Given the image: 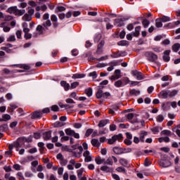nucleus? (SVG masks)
<instances>
[{"mask_svg":"<svg viewBox=\"0 0 180 180\" xmlns=\"http://www.w3.org/2000/svg\"><path fill=\"white\" fill-rule=\"evenodd\" d=\"M178 95V91L173 90L172 91L164 90L160 93V96H161L162 99H167V98H172Z\"/></svg>","mask_w":180,"mask_h":180,"instance_id":"obj_1","label":"nucleus"},{"mask_svg":"<svg viewBox=\"0 0 180 180\" xmlns=\"http://www.w3.org/2000/svg\"><path fill=\"white\" fill-rule=\"evenodd\" d=\"M7 12H8V13H13L16 16H22V15L26 13V10H19L18 9V6H11L8 8Z\"/></svg>","mask_w":180,"mask_h":180,"instance_id":"obj_2","label":"nucleus"},{"mask_svg":"<svg viewBox=\"0 0 180 180\" xmlns=\"http://www.w3.org/2000/svg\"><path fill=\"white\" fill-rule=\"evenodd\" d=\"M96 96L97 99H101V98H103L104 99H108V98L110 96V93L109 92L103 93V91L102 90V89H98V91L96 94Z\"/></svg>","mask_w":180,"mask_h":180,"instance_id":"obj_3","label":"nucleus"},{"mask_svg":"<svg viewBox=\"0 0 180 180\" xmlns=\"http://www.w3.org/2000/svg\"><path fill=\"white\" fill-rule=\"evenodd\" d=\"M145 57L148 58V61H151L152 63L158 60V56L153 52H146Z\"/></svg>","mask_w":180,"mask_h":180,"instance_id":"obj_4","label":"nucleus"},{"mask_svg":"<svg viewBox=\"0 0 180 180\" xmlns=\"http://www.w3.org/2000/svg\"><path fill=\"white\" fill-rule=\"evenodd\" d=\"M123 139V135L122 134H119L117 135H114L111 139L108 140V144H115V142L119 141Z\"/></svg>","mask_w":180,"mask_h":180,"instance_id":"obj_5","label":"nucleus"},{"mask_svg":"<svg viewBox=\"0 0 180 180\" xmlns=\"http://www.w3.org/2000/svg\"><path fill=\"white\" fill-rule=\"evenodd\" d=\"M131 74L134 77H136L138 81H141V79H144V78H146L144 75H143L141 72H139L138 70H132Z\"/></svg>","mask_w":180,"mask_h":180,"instance_id":"obj_6","label":"nucleus"},{"mask_svg":"<svg viewBox=\"0 0 180 180\" xmlns=\"http://www.w3.org/2000/svg\"><path fill=\"white\" fill-rule=\"evenodd\" d=\"M67 136H73L75 139H79V134L75 133V131L68 128L65 130Z\"/></svg>","mask_w":180,"mask_h":180,"instance_id":"obj_7","label":"nucleus"},{"mask_svg":"<svg viewBox=\"0 0 180 180\" xmlns=\"http://www.w3.org/2000/svg\"><path fill=\"white\" fill-rule=\"evenodd\" d=\"M113 161L114 162H117V158L115 156L108 157L107 160H105V165H113Z\"/></svg>","mask_w":180,"mask_h":180,"instance_id":"obj_8","label":"nucleus"},{"mask_svg":"<svg viewBox=\"0 0 180 180\" xmlns=\"http://www.w3.org/2000/svg\"><path fill=\"white\" fill-rule=\"evenodd\" d=\"M159 165L162 168H168V167H171V162L169 160H160Z\"/></svg>","mask_w":180,"mask_h":180,"instance_id":"obj_9","label":"nucleus"},{"mask_svg":"<svg viewBox=\"0 0 180 180\" xmlns=\"http://www.w3.org/2000/svg\"><path fill=\"white\" fill-rule=\"evenodd\" d=\"M112 150L115 154H117V155H120V154H124V151H126V149H123L122 148L117 146L114 147Z\"/></svg>","mask_w":180,"mask_h":180,"instance_id":"obj_10","label":"nucleus"},{"mask_svg":"<svg viewBox=\"0 0 180 180\" xmlns=\"http://www.w3.org/2000/svg\"><path fill=\"white\" fill-rule=\"evenodd\" d=\"M89 151L86 150L83 153V157H84V162H90V161H92V157L89 155Z\"/></svg>","mask_w":180,"mask_h":180,"instance_id":"obj_11","label":"nucleus"},{"mask_svg":"<svg viewBox=\"0 0 180 180\" xmlns=\"http://www.w3.org/2000/svg\"><path fill=\"white\" fill-rule=\"evenodd\" d=\"M42 116L43 112L41 111H34L32 115L31 119H39V117H41Z\"/></svg>","mask_w":180,"mask_h":180,"instance_id":"obj_12","label":"nucleus"},{"mask_svg":"<svg viewBox=\"0 0 180 180\" xmlns=\"http://www.w3.org/2000/svg\"><path fill=\"white\" fill-rule=\"evenodd\" d=\"M170 53H171L170 50H166L164 51L163 60L166 63H168V61H169V60H170V58H169Z\"/></svg>","mask_w":180,"mask_h":180,"instance_id":"obj_13","label":"nucleus"},{"mask_svg":"<svg viewBox=\"0 0 180 180\" xmlns=\"http://www.w3.org/2000/svg\"><path fill=\"white\" fill-rule=\"evenodd\" d=\"M78 150L79 152L77 153V152H72V154L74 155V157H75L76 158H81V154H82V151H83V148L82 146H78Z\"/></svg>","mask_w":180,"mask_h":180,"instance_id":"obj_14","label":"nucleus"},{"mask_svg":"<svg viewBox=\"0 0 180 180\" xmlns=\"http://www.w3.org/2000/svg\"><path fill=\"white\" fill-rule=\"evenodd\" d=\"M43 139L46 141L51 139V131H46L43 133Z\"/></svg>","mask_w":180,"mask_h":180,"instance_id":"obj_15","label":"nucleus"},{"mask_svg":"<svg viewBox=\"0 0 180 180\" xmlns=\"http://www.w3.org/2000/svg\"><path fill=\"white\" fill-rule=\"evenodd\" d=\"M114 25L115 26H117L118 27H122V26H123V25H124V23H123V20H122L120 18H117L114 21Z\"/></svg>","mask_w":180,"mask_h":180,"instance_id":"obj_16","label":"nucleus"},{"mask_svg":"<svg viewBox=\"0 0 180 180\" xmlns=\"http://www.w3.org/2000/svg\"><path fill=\"white\" fill-rule=\"evenodd\" d=\"M101 171L104 172H112L113 171V168L108 167V165H103L101 167Z\"/></svg>","mask_w":180,"mask_h":180,"instance_id":"obj_17","label":"nucleus"},{"mask_svg":"<svg viewBox=\"0 0 180 180\" xmlns=\"http://www.w3.org/2000/svg\"><path fill=\"white\" fill-rule=\"evenodd\" d=\"M95 162L98 165H101V164H105V158H101V156L96 157L95 158Z\"/></svg>","mask_w":180,"mask_h":180,"instance_id":"obj_18","label":"nucleus"},{"mask_svg":"<svg viewBox=\"0 0 180 180\" xmlns=\"http://www.w3.org/2000/svg\"><path fill=\"white\" fill-rule=\"evenodd\" d=\"M22 20L24 22H30L32 20V15H29L28 13H25L22 18Z\"/></svg>","mask_w":180,"mask_h":180,"instance_id":"obj_19","label":"nucleus"},{"mask_svg":"<svg viewBox=\"0 0 180 180\" xmlns=\"http://www.w3.org/2000/svg\"><path fill=\"white\" fill-rule=\"evenodd\" d=\"M140 30H141V27L138 26L135 27V32H132L133 36H134V37H139V36H140Z\"/></svg>","mask_w":180,"mask_h":180,"instance_id":"obj_20","label":"nucleus"},{"mask_svg":"<svg viewBox=\"0 0 180 180\" xmlns=\"http://www.w3.org/2000/svg\"><path fill=\"white\" fill-rule=\"evenodd\" d=\"M60 85L61 86H63L65 91H68V89H70V84L64 80L60 82Z\"/></svg>","mask_w":180,"mask_h":180,"instance_id":"obj_21","label":"nucleus"},{"mask_svg":"<svg viewBox=\"0 0 180 180\" xmlns=\"http://www.w3.org/2000/svg\"><path fill=\"white\" fill-rule=\"evenodd\" d=\"M140 90H136L135 89L130 90L129 91V95H131V96H133V95H134L135 96H137V95H140Z\"/></svg>","mask_w":180,"mask_h":180,"instance_id":"obj_22","label":"nucleus"},{"mask_svg":"<svg viewBox=\"0 0 180 180\" xmlns=\"http://www.w3.org/2000/svg\"><path fill=\"white\" fill-rule=\"evenodd\" d=\"M108 123H109L108 120H101L98 124V127H105V126H106Z\"/></svg>","mask_w":180,"mask_h":180,"instance_id":"obj_23","label":"nucleus"},{"mask_svg":"<svg viewBox=\"0 0 180 180\" xmlns=\"http://www.w3.org/2000/svg\"><path fill=\"white\" fill-rule=\"evenodd\" d=\"M91 144L94 147H99L101 146V143H99V140L96 139H91Z\"/></svg>","mask_w":180,"mask_h":180,"instance_id":"obj_24","label":"nucleus"},{"mask_svg":"<svg viewBox=\"0 0 180 180\" xmlns=\"http://www.w3.org/2000/svg\"><path fill=\"white\" fill-rule=\"evenodd\" d=\"M147 134H148V133L146 131H141L140 132V140L142 142H144V137H146V136H147Z\"/></svg>","mask_w":180,"mask_h":180,"instance_id":"obj_25","label":"nucleus"},{"mask_svg":"<svg viewBox=\"0 0 180 180\" xmlns=\"http://www.w3.org/2000/svg\"><path fill=\"white\" fill-rule=\"evenodd\" d=\"M85 74H75L72 75V78L73 79H81V78H84Z\"/></svg>","mask_w":180,"mask_h":180,"instance_id":"obj_26","label":"nucleus"},{"mask_svg":"<svg viewBox=\"0 0 180 180\" xmlns=\"http://www.w3.org/2000/svg\"><path fill=\"white\" fill-rule=\"evenodd\" d=\"M127 117L128 119V120L131 122V123H136V122H138V121H133V117H134V114L133 113H129L127 115Z\"/></svg>","mask_w":180,"mask_h":180,"instance_id":"obj_27","label":"nucleus"},{"mask_svg":"<svg viewBox=\"0 0 180 180\" xmlns=\"http://www.w3.org/2000/svg\"><path fill=\"white\" fill-rule=\"evenodd\" d=\"M115 86H116V88H120L122 86H123V82L120 79L116 81L114 84Z\"/></svg>","mask_w":180,"mask_h":180,"instance_id":"obj_28","label":"nucleus"},{"mask_svg":"<svg viewBox=\"0 0 180 180\" xmlns=\"http://www.w3.org/2000/svg\"><path fill=\"white\" fill-rule=\"evenodd\" d=\"M42 26H44V27H46L47 29V27H50V26H51V21H50V20H46L45 22H43Z\"/></svg>","mask_w":180,"mask_h":180,"instance_id":"obj_29","label":"nucleus"},{"mask_svg":"<svg viewBox=\"0 0 180 180\" xmlns=\"http://www.w3.org/2000/svg\"><path fill=\"white\" fill-rule=\"evenodd\" d=\"M8 124L0 125V131H8Z\"/></svg>","mask_w":180,"mask_h":180,"instance_id":"obj_30","label":"nucleus"},{"mask_svg":"<svg viewBox=\"0 0 180 180\" xmlns=\"http://www.w3.org/2000/svg\"><path fill=\"white\" fill-rule=\"evenodd\" d=\"M155 26L156 27H162V21L160 20V18L156 19Z\"/></svg>","mask_w":180,"mask_h":180,"instance_id":"obj_31","label":"nucleus"},{"mask_svg":"<svg viewBox=\"0 0 180 180\" xmlns=\"http://www.w3.org/2000/svg\"><path fill=\"white\" fill-rule=\"evenodd\" d=\"M36 30L37 32H39V34H43L44 33V27H43V26L41 25H38L36 28Z\"/></svg>","mask_w":180,"mask_h":180,"instance_id":"obj_32","label":"nucleus"},{"mask_svg":"<svg viewBox=\"0 0 180 180\" xmlns=\"http://www.w3.org/2000/svg\"><path fill=\"white\" fill-rule=\"evenodd\" d=\"M179 49H180V44H174L173 46H172V50L173 51H174L175 53H176L177 51H179Z\"/></svg>","mask_w":180,"mask_h":180,"instance_id":"obj_33","label":"nucleus"},{"mask_svg":"<svg viewBox=\"0 0 180 180\" xmlns=\"http://www.w3.org/2000/svg\"><path fill=\"white\" fill-rule=\"evenodd\" d=\"M162 141H165V143H169V137L165 136V137L159 138V143H162Z\"/></svg>","mask_w":180,"mask_h":180,"instance_id":"obj_34","label":"nucleus"},{"mask_svg":"<svg viewBox=\"0 0 180 180\" xmlns=\"http://www.w3.org/2000/svg\"><path fill=\"white\" fill-rule=\"evenodd\" d=\"M85 94L89 96H92V94H93V91H92V88L89 87V89H86L85 90Z\"/></svg>","mask_w":180,"mask_h":180,"instance_id":"obj_35","label":"nucleus"},{"mask_svg":"<svg viewBox=\"0 0 180 180\" xmlns=\"http://www.w3.org/2000/svg\"><path fill=\"white\" fill-rule=\"evenodd\" d=\"M162 22H169L171 20V18L168 16L162 15L161 18H160Z\"/></svg>","mask_w":180,"mask_h":180,"instance_id":"obj_36","label":"nucleus"},{"mask_svg":"<svg viewBox=\"0 0 180 180\" xmlns=\"http://www.w3.org/2000/svg\"><path fill=\"white\" fill-rule=\"evenodd\" d=\"M142 25L143 26V27L146 28L148 27V25H150V20H147V19H143V22H142Z\"/></svg>","mask_w":180,"mask_h":180,"instance_id":"obj_37","label":"nucleus"},{"mask_svg":"<svg viewBox=\"0 0 180 180\" xmlns=\"http://www.w3.org/2000/svg\"><path fill=\"white\" fill-rule=\"evenodd\" d=\"M27 14L32 17V15H34V9L32 8L31 7H28L27 8Z\"/></svg>","mask_w":180,"mask_h":180,"instance_id":"obj_38","label":"nucleus"},{"mask_svg":"<svg viewBox=\"0 0 180 180\" xmlns=\"http://www.w3.org/2000/svg\"><path fill=\"white\" fill-rule=\"evenodd\" d=\"M120 164H121V165H123L124 167H127V160H126L125 159L121 158L120 160Z\"/></svg>","mask_w":180,"mask_h":180,"instance_id":"obj_39","label":"nucleus"},{"mask_svg":"<svg viewBox=\"0 0 180 180\" xmlns=\"http://www.w3.org/2000/svg\"><path fill=\"white\" fill-rule=\"evenodd\" d=\"M115 77H117L118 78V79H119V78H122V75H120L121 74L120 70H119V69L115 70Z\"/></svg>","mask_w":180,"mask_h":180,"instance_id":"obj_40","label":"nucleus"},{"mask_svg":"<svg viewBox=\"0 0 180 180\" xmlns=\"http://www.w3.org/2000/svg\"><path fill=\"white\" fill-rule=\"evenodd\" d=\"M110 65H111V66L108 67L107 70L108 71H113V66H116L117 63H116V62H113V63H110Z\"/></svg>","mask_w":180,"mask_h":180,"instance_id":"obj_41","label":"nucleus"},{"mask_svg":"<svg viewBox=\"0 0 180 180\" xmlns=\"http://www.w3.org/2000/svg\"><path fill=\"white\" fill-rule=\"evenodd\" d=\"M93 132H94V129H87L85 134L86 137H89V136H91V134H92Z\"/></svg>","mask_w":180,"mask_h":180,"instance_id":"obj_42","label":"nucleus"},{"mask_svg":"<svg viewBox=\"0 0 180 180\" xmlns=\"http://www.w3.org/2000/svg\"><path fill=\"white\" fill-rule=\"evenodd\" d=\"M156 120H157V122H159L160 123H161V122H163V120H164V115H159L156 117Z\"/></svg>","mask_w":180,"mask_h":180,"instance_id":"obj_43","label":"nucleus"},{"mask_svg":"<svg viewBox=\"0 0 180 180\" xmlns=\"http://www.w3.org/2000/svg\"><path fill=\"white\" fill-rule=\"evenodd\" d=\"M108 56H101L99 58H95V60L96 61H105V60H108Z\"/></svg>","mask_w":180,"mask_h":180,"instance_id":"obj_44","label":"nucleus"},{"mask_svg":"<svg viewBox=\"0 0 180 180\" xmlns=\"http://www.w3.org/2000/svg\"><path fill=\"white\" fill-rule=\"evenodd\" d=\"M112 58H117V57H120V51L115 52L112 55H111Z\"/></svg>","mask_w":180,"mask_h":180,"instance_id":"obj_45","label":"nucleus"},{"mask_svg":"<svg viewBox=\"0 0 180 180\" xmlns=\"http://www.w3.org/2000/svg\"><path fill=\"white\" fill-rule=\"evenodd\" d=\"M54 126L55 127H63V126H64V123L58 121L55 122Z\"/></svg>","mask_w":180,"mask_h":180,"instance_id":"obj_46","label":"nucleus"},{"mask_svg":"<svg viewBox=\"0 0 180 180\" xmlns=\"http://www.w3.org/2000/svg\"><path fill=\"white\" fill-rule=\"evenodd\" d=\"M78 85H79V83L78 82H75L71 84L70 88L72 89H75V88H77V86H78Z\"/></svg>","mask_w":180,"mask_h":180,"instance_id":"obj_47","label":"nucleus"},{"mask_svg":"<svg viewBox=\"0 0 180 180\" xmlns=\"http://www.w3.org/2000/svg\"><path fill=\"white\" fill-rule=\"evenodd\" d=\"M140 82L137 81H131L130 82V86H136V85L139 86Z\"/></svg>","mask_w":180,"mask_h":180,"instance_id":"obj_48","label":"nucleus"},{"mask_svg":"<svg viewBox=\"0 0 180 180\" xmlns=\"http://www.w3.org/2000/svg\"><path fill=\"white\" fill-rule=\"evenodd\" d=\"M116 171H117V172H124V174H126V169H124L123 167H117Z\"/></svg>","mask_w":180,"mask_h":180,"instance_id":"obj_49","label":"nucleus"},{"mask_svg":"<svg viewBox=\"0 0 180 180\" xmlns=\"http://www.w3.org/2000/svg\"><path fill=\"white\" fill-rule=\"evenodd\" d=\"M3 118H4V122H8V120H11V115L8 114L3 115Z\"/></svg>","mask_w":180,"mask_h":180,"instance_id":"obj_50","label":"nucleus"},{"mask_svg":"<svg viewBox=\"0 0 180 180\" xmlns=\"http://www.w3.org/2000/svg\"><path fill=\"white\" fill-rule=\"evenodd\" d=\"M51 110L53 112H58V105H52L51 108Z\"/></svg>","mask_w":180,"mask_h":180,"instance_id":"obj_51","label":"nucleus"},{"mask_svg":"<svg viewBox=\"0 0 180 180\" xmlns=\"http://www.w3.org/2000/svg\"><path fill=\"white\" fill-rule=\"evenodd\" d=\"M89 77H92L93 79H96V77H98V74H96V72H93L89 73Z\"/></svg>","mask_w":180,"mask_h":180,"instance_id":"obj_52","label":"nucleus"},{"mask_svg":"<svg viewBox=\"0 0 180 180\" xmlns=\"http://www.w3.org/2000/svg\"><path fill=\"white\" fill-rule=\"evenodd\" d=\"M1 50H4V51H6V53H8V54H11V53H12L11 49L9 48L1 47Z\"/></svg>","mask_w":180,"mask_h":180,"instance_id":"obj_53","label":"nucleus"},{"mask_svg":"<svg viewBox=\"0 0 180 180\" xmlns=\"http://www.w3.org/2000/svg\"><path fill=\"white\" fill-rule=\"evenodd\" d=\"M15 34L18 39H22V31L21 30H17L15 32Z\"/></svg>","mask_w":180,"mask_h":180,"instance_id":"obj_54","label":"nucleus"},{"mask_svg":"<svg viewBox=\"0 0 180 180\" xmlns=\"http://www.w3.org/2000/svg\"><path fill=\"white\" fill-rule=\"evenodd\" d=\"M82 174H84V169H83L77 170V176H78V178H81L82 176Z\"/></svg>","mask_w":180,"mask_h":180,"instance_id":"obj_55","label":"nucleus"},{"mask_svg":"<svg viewBox=\"0 0 180 180\" xmlns=\"http://www.w3.org/2000/svg\"><path fill=\"white\" fill-rule=\"evenodd\" d=\"M13 168H14V169H15V171H20L21 166H20V165L15 164L13 166Z\"/></svg>","mask_w":180,"mask_h":180,"instance_id":"obj_56","label":"nucleus"},{"mask_svg":"<svg viewBox=\"0 0 180 180\" xmlns=\"http://www.w3.org/2000/svg\"><path fill=\"white\" fill-rule=\"evenodd\" d=\"M151 165V162H150V160H148V158H146L145 159V162H144V166L145 167H148L149 165Z\"/></svg>","mask_w":180,"mask_h":180,"instance_id":"obj_57","label":"nucleus"},{"mask_svg":"<svg viewBox=\"0 0 180 180\" xmlns=\"http://www.w3.org/2000/svg\"><path fill=\"white\" fill-rule=\"evenodd\" d=\"M16 40V38L15 37V35H11L8 38L7 41H15Z\"/></svg>","mask_w":180,"mask_h":180,"instance_id":"obj_58","label":"nucleus"},{"mask_svg":"<svg viewBox=\"0 0 180 180\" xmlns=\"http://www.w3.org/2000/svg\"><path fill=\"white\" fill-rule=\"evenodd\" d=\"M161 133H162V134H164L165 136H169V134H171V131L163 130Z\"/></svg>","mask_w":180,"mask_h":180,"instance_id":"obj_59","label":"nucleus"},{"mask_svg":"<svg viewBox=\"0 0 180 180\" xmlns=\"http://www.w3.org/2000/svg\"><path fill=\"white\" fill-rule=\"evenodd\" d=\"M24 37L25 39H26V40H30V39H32V34L30 33L25 34Z\"/></svg>","mask_w":180,"mask_h":180,"instance_id":"obj_60","label":"nucleus"},{"mask_svg":"<svg viewBox=\"0 0 180 180\" xmlns=\"http://www.w3.org/2000/svg\"><path fill=\"white\" fill-rule=\"evenodd\" d=\"M13 19V17H12V15L4 16V20H6V21L12 20Z\"/></svg>","mask_w":180,"mask_h":180,"instance_id":"obj_61","label":"nucleus"},{"mask_svg":"<svg viewBox=\"0 0 180 180\" xmlns=\"http://www.w3.org/2000/svg\"><path fill=\"white\" fill-rule=\"evenodd\" d=\"M103 46H101V45H100V44H98V48H97V53H98V54H101V53H102V49H103Z\"/></svg>","mask_w":180,"mask_h":180,"instance_id":"obj_62","label":"nucleus"},{"mask_svg":"<svg viewBox=\"0 0 180 180\" xmlns=\"http://www.w3.org/2000/svg\"><path fill=\"white\" fill-rule=\"evenodd\" d=\"M172 130L173 131H174V133L177 134V136H179V137H180V129L176 128H173Z\"/></svg>","mask_w":180,"mask_h":180,"instance_id":"obj_63","label":"nucleus"},{"mask_svg":"<svg viewBox=\"0 0 180 180\" xmlns=\"http://www.w3.org/2000/svg\"><path fill=\"white\" fill-rule=\"evenodd\" d=\"M51 20L52 22H57V20H58V19H57V15H52L51 16Z\"/></svg>","mask_w":180,"mask_h":180,"instance_id":"obj_64","label":"nucleus"}]
</instances>
